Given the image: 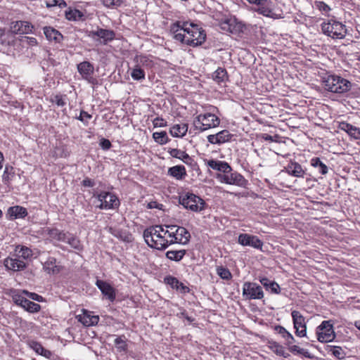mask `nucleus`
Segmentation results:
<instances>
[{
  "instance_id": "nucleus-26",
  "label": "nucleus",
  "mask_w": 360,
  "mask_h": 360,
  "mask_svg": "<svg viewBox=\"0 0 360 360\" xmlns=\"http://www.w3.org/2000/svg\"><path fill=\"white\" fill-rule=\"evenodd\" d=\"M167 174L177 181H181L186 176V170L183 165H176L169 167L167 170Z\"/></svg>"
},
{
  "instance_id": "nucleus-52",
  "label": "nucleus",
  "mask_w": 360,
  "mask_h": 360,
  "mask_svg": "<svg viewBox=\"0 0 360 360\" xmlns=\"http://www.w3.org/2000/svg\"><path fill=\"white\" fill-rule=\"evenodd\" d=\"M22 44H27L30 46H36L38 45V41L35 37H23L20 39Z\"/></svg>"
},
{
  "instance_id": "nucleus-18",
  "label": "nucleus",
  "mask_w": 360,
  "mask_h": 360,
  "mask_svg": "<svg viewBox=\"0 0 360 360\" xmlns=\"http://www.w3.org/2000/svg\"><path fill=\"white\" fill-rule=\"evenodd\" d=\"M78 321L85 326H95L98 323L99 316L93 315L91 311L86 309L82 310V314L77 316Z\"/></svg>"
},
{
  "instance_id": "nucleus-3",
  "label": "nucleus",
  "mask_w": 360,
  "mask_h": 360,
  "mask_svg": "<svg viewBox=\"0 0 360 360\" xmlns=\"http://www.w3.org/2000/svg\"><path fill=\"white\" fill-rule=\"evenodd\" d=\"M324 89L335 94H343L349 91L352 88V83L336 75H328L323 81Z\"/></svg>"
},
{
  "instance_id": "nucleus-20",
  "label": "nucleus",
  "mask_w": 360,
  "mask_h": 360,
  "mask_svg": "<svg viewBox=\"0 0 360 360\" xmlns=\"http://www.w3.org/2000/svg\"><path fill=\"white\" fill-rule=\"evenodd\" d=\"M174 239H169L170 245L179 243L185 245L188 243L191 235L189 232L184 227H177L175 229Z\"/></svg>"
},
{
  "instance_id": "nucleus-53",
  "label": "nucleus",
  "mask_w": 360,
  "mask_h": 360,
  "mask_svg": "<svg viewBox=\"0 0 360 360\" xmlns=\"http://www.w3.org/2000/svg\"><path fill=\"white\" fill-rule=\"evenodd\" d=\"M165 281L167 284L169 285L172 288H178V285L180 281L173 276H167L165 278Z\"/></svg>"
},
{
  "instance_id": "nucleus-42",
  "label": "nucleus",
  "mask_w": 360,
  "mask_h": 360,
  "mask_svg": "<svg viewBox=\"0 0 360 360\" xmlns=\"http://www.w3.org/2000/svg\"><path fill=\"white\" fill-rule=\"evenodd\" d=\"M314 7L319 10L322 15H324L326 16H329L330 12L331 11V8L326 4L324 1H316L314 2Z\"/></svg>"
},
{
  "instance_id": "nucleus-38",
  "label": "nucleus",
  "mask_w": 360,
  "mask_h": 360,
  "mask_svg": "<svg viewBox=\"0 0 360 360\" xmlns=\"http://www.w3.org/2000/svg\"><path fill=\"white\" fill-rule=\"evenodd\" d=\"M185 250H169L166 252V257L170 260L179 262L183 259L184 255H186Z\"/></svg>"
},
{
  "instance_id": "nucleus-49",
  "label": "nucleus",
  "mask_w": 360,
  "mask_h": 360,
  "mask_svg": "<svg viewBox=\"0 0 360 360\" xmlns=\"http://www.w3.org/2000/svg\"><path fill=\"white\" fill-rule=\"evenodd\" d=\"M65 15L68 20H77L81 19L84 15L80 11L75 9L66 11Z\"/></svg>"
},
{
  "instance_id": "nucleus-46",
  "label": "nucleus",
  "mask_w": 360,
  "mask_h": 360,
  "mask_svg": "<svg viewBox=\"0 0 360 360\" xmlns=\"http://www.w3.org/2000/svg\"><path fill=\"white\" fill-rule=\"evenodd\" d=\"M328 352L338 359H342L345 356L344 350L339 346H330L328 348Z\"/></svg>"
},
{
  "instance_id": "nucleus-15",
  "label": "nucleus",
  "mask_w": 360,
  "mask_h": 360,
  "mask_svg": "<svg viewBox=\"0 0 360 360\" xmlns=\"http://www.w3.org/2000/svg\"><path fill=\"white\" fill-rule=\"evenodd\" d=\"M238 242L243 246H250L256 249H262L263 246V242L257 236L248 233H240Z\"/></svg>"
},
{
  "instance_id": "nucleus-16",
  "label": "nucleus",
  "mask_w": 360,
  "mask_h": 360,
  "mask_svg": "<svg viewBox=\"0 0 360 360\" xmlns=\"http://www.w3.org/2000/svg\"><path fill=\"white\" fill-rule=\"evenodd\" d=\"M89 36L94 40L99 41L101 44H105L115 38V33L112 30L98 28L95 31H91Z\"/></svg>"
},
{
  "instance_id": "nucleus-63",
  "label": "nucleus",
  "mask_w": 360,
  "mask_h": 360,
  "mask_svg": "<svg viewBox=\"0 0 360 360\" xmlns=\"http://www.w3.org/2000/svg\"><path fill=\"white\" fill-rule=\"evenodd\" d=\"M162 234L164 236H166L167 238H168V239H174L172 236H174V231H169V229L167 228V229H164V231L162 232Z\"/></svg>"
},
{
  "instance_id": "nucleus-31",
  "label": "nucleus",
  "mask_w": 360,
  "mask_h": 360,
  "mask_svg": "<svg viewBox=\"0 0 360 360\" xmlns=\"http://www.w3.org/2000/svg\"><path fill=\"white\" fill-rule=\"evenodd\" d=\"M259 281L266 290L271 293L278 295L281 292V288L276 282L270 281L266 277L261 278Z\"/></svg>"
},
{
  "instance_id": "nucleus-56",
  "label": "nucleus",
  "mask_w": 360,
  "mask_h": 360,
  "mask_svg": "<svg viewBox=\"0 0 360 360\" xmlns=\"http://www.w3.org/2000/svg\"><path fill=\"white\" fill-rule=\"evenodd\" d=\"M22 294L26 295L30 299L37 301V302H41L43 300V297L41 295H39L37 293H34V292H29L28 291L25 290L22 291Z\"/></svg>"
},
{
  "instance_id": "nucleus-8",
  "label": "nucleus",
  "mask_w": 360,
  "mask_h": 360,
  "mask_svg": "<svg viewBox=\"0 0 360 360\" xmlns=\"http://www.w3.org/2000/svg\"><path fill=\"white\" fill-rule=\"evenodd\" d=\"M317 340L321 342H329L335 338L333 323L330 321H323L316 328Z\"/></svg>"
},
{
  "instance_id": "nucleus-33",
  "label": "nucleus",
  "mask_w": 360,
  "mask_h": 360,
  "mask_svg": "<svg viewBox=\"0 0 360 360\" xmlns=\"http://www.w3.org/2000/svg\"><path fill=\"white\" fill-rule=\"evenodd\" d=\"M8 214L12 219L24 218L27 216V212L25 207L17 205L9 207Z\"/></svg>"
},
{
  "instance_id": "nucleus-30",
  "label": "nucleus",
  "mask_w": 360,
  "mask_h": 360,
  "mask_svg": "<svg viewBox=\"0 0 360 360\" xmlns=\"http://www.w3.org/2000/svg\"><path fill=\"white\" fill-rule=\"evenodd\" d=\"M285 169L289 174L295 177H303L305 173L302 166L295 162H291Z\"/></svg>"
},
{
  "instance_id": "nucleus-13",
  "label": "nucleus",
  "mask_w": 360,
  "mask_h": 360,
  "mask_svg": "<svg viewBox=\"0 0 360 360\" xmlns=\"http://www.w3.org/2000/svg\"><path fill=\"white\" fill-rule=\"evenodd\" d=\"M220 27L224 32L236 34L243 31L245 25L235 17H228L221 20Z\"/></svg>"
},
{
  "instance_id": "nucleus-62",
  "label": "nucleus",
  "mask_w": 360,
  "mask_h": 360,
  "mask_svg": "<svg viewBox=\"0 0 360 360\" xmlns=\"http://www.w3.org/2000/svg\"><path fill=\"white\" fill-rule=\"evenodd\" d=\"M82 185L85 187H93L94 182L91 179L86 178L82 181Z\"/></svg>"
},
{
  "instance_id": "nucleus-11",
  "label": "nucleus",
  "mask_w": 360,
  "mask_h": 360,
  "mask_svg": "<svg viewBox=\"0 0 360 360\" xmlns=\"http://www.w3.org/2000/svg\"><path fill=\"white\" fill-rule=\"evenodd\" d=\"M243 296L246 300H262L264 294L262 288L257 283L245 282L243 285Z\"/></svg>"
},
{
  "instance_id": "nucleus-37",
  "label": "nucleus",
  "mask_w": 360,
  "mask_h": 360,
  "mask_svg": "<svg viewBox=\"0 0 360 360\" xmlns=\"http://www.w3.org/2000/svg\"><path fill=\"white\" fill-rule=\"evenodd\" d=\"M46 231L47 232V235L51 239L61 242H64L65 240L67 235L66 233H63L57 229H47Z\"/></svg>"
},
{
  "instance_id": "nucleus-58",
  "label": "nucleus",
  "mask_w": 360,
  "mask_h": 360,
  "mask_svg": "<svg viewBox=\"0 0 360 360\" xmlns=\"http://www.w3.org/2000/svg\"><path fill=\"white\" fill-rule=\"evenodd\" d=\"M53 102H54L58 106L63 107L65 105V101L62 96L56 95L53 98Z\"/></svg>"
},
{
  "instance_id": "nucleus-59",
  "label": "nucleus",
  "mask_w": 360,
  "mask_h": 360,
  "mask_svg": "<svg viewBox=\"0 0 360 360\" xmlns=\"http://www.w3.org/2000/svg\"><path fill=\"white\" fill-rule=\"evenodd\" d=\"M99 145L103 150H108L111 146V143L108 139H102Z\"/></svg>"
},
{
  "instance_id": "nucleus-5",
  "label": "nucleus",
  "mask_w": 360,
  "mask_h": 360,
  "mask_svg": "<svg viewBox=\"0 0 360 360\" xmlns=\"http://www.w3.org/2000/svg\"><path fill=\"white\" fill-rule=\"evenodd\" d=\"M219 124V118L210 112L200 114L193 120V126L201 132L217 127Z\"/></svg>"
},
{
  "instance_id": "nucleus-32",
  "label": "nucleus",
  "mask_w": 360,
  "mask_h": 360,
  "mask_svg": "<svg viewBox=\"0 0 360 360\" xmlns=\"http://www.w3.org/2000/svg\"><path fill=\"white\" fill-rule=\"evenodd\" d=\"M188 131V124L185 123L174 124L170 129V134L174 137H183Z\"/></svg>"
},
{
  "instance_id": "nucleus-12",
  "label": "nucleus",
  "mask_w": 360,
  "mask_h": 360,
  "mask_svg": "<svg viewBox=\"0 0 360 360\" xmlns=\"http://www.w3.org/2000/svg\"><path fill=\"white\" fill-rule=\"evenodd\" d=\"M23 294L20 293L19 292L14 291L12 295V299L13 302L22 307L24 309L29 312H37L41 309V306L39 304L30 301L26 299L23 295Z\"/></svg>"
},
{
  "instance_id": "nucleus-57",
  "label": "nucleus",
  "mask_w": 360,
  "mask_h": 360,
  "mask_svg": "<svg viewBox=\"0 0 360 360\" xmlns=\"http://www.w3.org/2000/svg\"><path fill=\"white\" fill-rule=\"evenodd\" d=\"M153 124L154 127H163L167 125V122L160 117H156L153 120Z\"/></svg>"
},
{
  "instance_id": "nucleus-41",
  "label": "nucleus",
  "mask_w": 360,
  "mask_h": 360,
  "mask_svg": "<svg viewBox=\"0 0 360 360\" xmlns=\"http://www.w3.org/2000/svg\"><path fill=\"white\" fill-rule=\"evenodd\" d=\"M64 243L69 244L72 248L77 250H81L82 249V245L79 240L70 233H67Z\"/></svg>"
},
{
  "instance_id": "nucleus-55",
  "label": "nucleus",
  "mask_w": 360,
  "mask_h": 360,
  "mask_svg": "<svg viewBox=\"0 0 360 360\" xmlns=\"http://www.w3.org/2000/svg\"><path fill=\"white\" fill-rule=\"evenodd\" d=\"M103 4L107 8H113L120 5L121 0H103Z\"/></svg>"
},
{
  "instance_id": "nucleus-28",
  "label": "nucleus",
  "mask_w": 360,
  "mask_h": 360,
  "mask_svg": "<svg viewBox=\"0 0 360 360\" xmlns=\"http://www.w3.org/2000/svg\"><path fill=\"white\" fill-rule=\"evenodd\" d=\"M169 153L172 157L182 160L185 164L188 165H192L193 160L185 151L177 148H172Z\"/></svg>"
},
{
  "instance_id": "nucleus-45",
  "label": "nucleus",
  "mask_w": 360,
  "mask_h": 360,
  "mask_svg": "<svg viewBox=\"0 0 360 360\" xmlns=\"http://www.w3.org/2000/svg\"><path fill=\"white\" fill-rule=\"evenodd\" d=\"M287 346L288 347L289 350L293 354H302L305 357L310 356L309 352L305 349L301 348L299 346L293 344L287 345Z\"/></svg>"
},
{
  "instance_id": "nucleus-7",
  "label": "nucleus",
  "mask_w": 360,
  "mask_h": 360,
  "mask_svg": "<svg viewBox=\"0 0 360 360\" xmlns=\"http://www.w3.org/2000/svg\"><path fill=\"white\" fill-rule=\"evenodd\" d=\"M179 202L185 208L193 212L202 211L204 210L205 205V201L201 198L191 193H187L181 197Z\"/></svg>"
},
{
  "instance_id": "nucleus-34",
  "label": "nucleus",
  "mask_w": 360,
  "mask_h": 360,
  "mask_svg": "<svg viewBox=\"0 0 360 360\" xmlns=\"http://www.w3.org/2000/svg\"><path fill=\"white\" fill-rule=\"evenodd\" d=\"M275 330L285 340L286 345L294 344L295 342V340L292 335L284 327L281 326H277L275 327Z\"/></svg>"
},
{
  "instance_id": "nucleus-14",
  "label": "nucleus",
  "mask_w": 360,
  "mask_h": 360,
  "mask_svg": "<svg viewBox=\"0 0 360 360\" xmlns=\"http://www.w3.org/2000/svg\"><path fill=\"white\" fill-rule=\"evenodd\" d=\"M291 316L292 319L293 326L295 329V335L300 338L306 337L307 323L305 318L299 311L297 310L292 311Z\"/></svg>"
},
{
  "instance_id": "nucleus-22",
  "label": "nucleus",
  "mask_w": 360,
  "mask_h": 360,
  "mask_svg": "<svg viewBox=\"0 0 360 360\" xmlns=\"http://www.w3.org/2000/svg\"><path fill=\"white\" fill-rule=\"evenodd\" d=\"M77 70L82 75V78L91 82L92 75L94 73V68L92 64L88 61H84L77 65Z\"/></svg>"
},
{
  "instance_id": "nucleus-2",
  "label": "nucleus",
  "mask_w": 360,
  "mask_h": 360,
  "mask_svg": "<svg viewBox=\"0 0 360 360\" xmlns=\"http://www.w3.org/2000/svg\"><path fill=\"white\" fill-rule=\"evenodd\" d=\"M164 227L160 225L152 226L143 232V237L148 246L157 250L166 249L170 245L169 239L162 234Z\"/></svg>"
},
{
  "instance_id": "nucleus-43",
  "label": "nucleus",
  "mask_w": 360,
  "mask_h": 360,
  "mask_svg": "<svg viewBox=\"0 0 360 360\" xmlns=\"http://www.w3.org/2000/svg\"><path fill=\"white\" fill-rule=\"evenodd\" d=\"M269 349L278 356L286 357V352L284 347L276 342H269Z\"/></svg>"
},
{
  "instance_id": "nucleus-61",
  "label": "nucleus",
  "mask_w": 360,
  "mask_h": 360,
  "mask_svg": "<svg viewBox=\"0 0 360 360\" xmlns=\"http://www.w3.org/2000/svg\"><path fill=\"white\" fill-rule=\"evenodd\" d=\"M176 290H179L181 293H186L189 292L188 287L184 285L182 283H179L178 285V288L176 289Z\"/></svg>"
},
{
  "instance_id": "nucleus-21",
  "label": "nucleus",
  "mask_w": 360,
  "mask_h": 360,
  "mask_svg": "<svg viewBox=\"0 0 360 360\" xmlns=\"http://www.w3.org/2000/svg\"><path fill=\"white\" fill-rule=\"evenodd\" d=\"M5 267L13 271H19L25 269L26 264L23 260L20 259L18 257H7L4 261Z\"/></svg>"
},
{
  "instance_id": "nucleus-17",
  "label": "nucleus",
  "mask_w": 360,
  "mask_h": 360,
  "mask_svg": "<svg viewBox=\"0 0 360 360\" xmlns=\"http://www.w3.org/2000/svg\"><path fill=\"white\" fill-rule=\"evenodd\" d=\"M233 134L228 130H222L215 134L207 136V139L211 144L221 145L227 143L231 140Z\"/></svg>"
},
{
  "instance_id": "nucleus-19",
  "label": "nucleus",
  "mask_w": 360,
  "mask_h": 360,
  "mask_svg": "<svg viewBox=\"0 0 360 360\" xmlns=\"http://www.w3.org/2000/svg\"><path fill=\"white\" fill-rule=\"evenodd\" d=\"M33 26L27 21H16L11 23V31L15 34H29L32 32Z\"/></svg>"
},
{
  "instance_id": "nucleus-47",
  "label": "nucleus",
  "mask_w": 360,
  "mask_h": 360,
  "mask_svg": "<svg viewBox=\"0 0 360 360\" xmlns=\"http://www.w3.org/2000/svg\"><path fill=\"white\" fill-rule=\"evenodd\" d=\"M145 72L139 66H136L132 69L131 76L134 80H142L145 79Z\"/></svg>"
},
{
  "instance_id": "nucleus-6",
  "label": "nucleus",
  "mask_w": 360,
  "mask_h": 360,
  "mask_svg": "<svg viewBox=\"0 0 360 360\" xmlns=\"http://www.w3.org/2000/svg\"><path fill=\"white\" fill-rule=\"evenodd\" d=\"M250 4L257 6L255 11L263 16L272 19L281 18L275 11V5L271 0H246Z\"/></svg>"
},
{
  "instance_id": "nucleus-4",
  "label": "nucleus",
  "mask_w": 360,
  "mask_h": 360,
  "mask_svg": "<svg viewBox=\"0 0 360 360\" xmlns=\"http://www.w3.org/2000/svg\"><path fill=\"white\" fill-rule=\"evenodd\" d=\"M322 32L333 39H343L347 34L345 25L335 19H330L321 24Z\"/></svg>"
},
{
  "instance_id": "nucleus-51",
  "label": "nucleus",
  "mask_w": 360,
  "mask_h": 360,
  "mask_svg": "<svg viewBox=\"0 0 360 360\" xmlns=\"http://www.w3.org/2000/svg\"><path fill=\"white\" fill-rule=\"evenodd\" d=\"M217 271L221 278L225 280H229L231 278V274L228 269L220 266L217 268Z\"/></svg>"
},
{
  "instance_id": "nucleus-48",
  "label": "nucleus",
  "mask_w": 360,
  "mask_h": 360,
  "mask_svg": "<svg viewBox=\"0 0 360 360\" xmlns=\"http://www.w3.org/2000/svg\"><path fill=\"white\" fill-rule=\"evenodd\" d=\"M153 137L155 141L160 144H165L168 141V137L165 131L154 132Z\"/></svg>"
},
{
  "instance_id": "nucleus-23",
  "label": "nucleus",
  "mask_w": 360,
  "mask_h": 360,
  "mask_svg": "<svg viewBox=\"0 0 360 360\" xmlns=\"http://www.w3.org/2000/svg\"><path fill=\"white\" fill-rule=\"evenodd\" d=\"M96 285L101 291L102 294L105 295L110 301L113 302L115 299V292L114 288L105 281L101 280L96 281Z\"/></svg>"
},
{
  "instance_id": "nucleus-10",
  "label": "nucleus",
  "mask_w": 360,
  "mask_h": 360,
  "mask_svg": "<svg viewBox=\"0 0 360 360\" xmlns=\"http://www.w3.org/2000/svg\"><path fill=\"white\" fill-rule=\"evenodd\" d=\"M100 204L97 207L101 210L115 209L120 205L117 197L112 193L103 191L97 195Z\"/></svg>"
},
{
  "instance_id": "nucleus-1",
  "label": "nucleus",
  "mask_w": 360,
  "mask_h": 360,
  "mask_svg": "<svg viewBox=\"0 0 360 360\" xmlns=\"http://www.w3.org/2000/svg\"><path fill=\"white\" fill-rule=\"evenodd\" d=\"M170 32L175 40L192 46L201 45L206 38L205 31L201 27L186 21H176L172 24Z\"/></svg>"
},
{
  "instance_id": "nucleus-9",
  "label": "nucleus",
  "mask_w": 360,
  "mask_h": 360,
  "mask_svg": "<svg viewBox=\"0 0 360 360\" xmlns=\"http://www.w3.org/2000/svg\"><path fill=\"white\" fill-rule=\"evenodd\" d=\"M216 178L221 183L235 185L240 187H245L248 183V181L243 176L236 172H233L232 169L231 172L218 174Z\"/></svg>"
},
{
  "instance_id": "nucleus-40",
  "label": "nucleus",
  "mask_w": 360,
  "mask_h": 360,
  "mask_svg": "<svg viewBox=\"0 0 360 360\" xmlns=\"http://www.w3.org/2000/svg\"><path fill=\"white\" fill-rule=\"evenodd\" d=\"M213 79L217 83L225 82L227 78V72L224 68H218L212 75Z\"/></svg>"
},
{
  "instance_id": "nucleus-64",
  "label": "nucleus",
  "mask_w": 360,
  "mask_h": 360,
  "mask_svg": "<svg viewBox=\"0 0 360 360\" xmlns=\"http://www.w3.org/2000/svg\"><path fill=\"white\" fill-rule=\"evenodd\" d=\"M58 0H46L47 7H51L58 4Z\"/></svg>"
},
{
  "instance_id": "nucleus-50",
  "label": "nucleus",
  "mask_w": 360,
  "mask_h": 360,
  "mask_svg": "<svg viewBox=\"0 0 360 360\" xmlns=\"http://www.w3.org/2000/svg\"><path fill=\"white\" fill-rule=\"evenodd\" d=\"M28 346L33 349L37 354L41 355L43 352V346L38 342L34 340H30L27 342Z\"/></svg>"
},
{
  "instance_id": "nucleus-27",
  "label": "nucleus",
  "mask_w": 360,
  "mask_h": 360,
  "mask_svg": "<svg viewBox=\"0 0 360 360\" xmlns=\"http://www.w3.org/2000/svg\"><path fill=\"white\" fill-rule=\"evenodd\" d=\"M339 128L347 132L354 139H360V129L349 123L342 122L340 123Z\"/></svg>"
},
{
  "instance_id": "nucleus-35",
  "label": "nucleus",
  "mask_w": 360,
  "mask_h": 360,
  "mask_svg": "<svg viewBox=\"0 0 360 360\" xmlns=\"http://www.w3.org/2000/svg\"><path fill=\"white\" fill-rule=\"evenodd\" d=\"M44 269L48 274H57L59 272V266L56 264V259L50 257L45 262Z\"/></svg>"
},
{
  "instance_id": "nucleus-54",
  "label": "nucleus",
  "mask_w": 360,
  "mask_h": 360,
  "mask_svg": "<svg viewBox=\"0 0 360 360\" xmlns=\"http://www.w3.org/2000/svg\"><path fill=\"white\" fill-rule=\"evenodd\" d=\"M41 356H43L45 358L49 359L50 360H59V357L56 354H53L52 352L45 348H44L43 352L41 354Z\"/></svg>"
},
{
  "instance_id": "nucleus-29",
  "label": "nucleus",
  "mask_w": 360,
  "mask_h": 360,
  "mask_svg": "<svg viewBox=\"0 0 360 360\" xmlns=\"http://www.w3.org/2000/svg\"><path fill=\"white\" fill-rule=\"evenodd\" d=\"M114 345L118 353L126 354L128 351L127 339L124 335H114Z\"/></svg>"
},
{
  "instance_id": "nucleus-60",
  "label": "nucleus",
  "mask_w": 360,
  "mask_h": 360,
  "mask_svg": "<svg viewBox=\"0 0 360 360\" xmlns=\"http://www.w3.org/2000/svg\"><path fill=\"white\" fill-rule=\"evenodd\" d=\"M91 118V115L89 114L87 112L81 111L80 115L79 117V120L82 122H86Z\"/></svg>"
},
{
  "instance_id": "nucleus-24",
  "label": "nucleus",
  "mask_w": 360,
  "mask_h": 360,
  "mask_svg": "<svg viewBox=\"0 0 360 360\" xmlns=\"http://www.w3.org/2000/svg\"><path fill=\"white\" fill-rule=\"evenodd\" d=\"M206 164L210 168L220 172V174L231 172V166L224 161L212 159L207 160Z\"/></svg>"
},
{
  "instance_id": "nucleus-39",
  "label": "nucleus",
  "mask_w": 360,
  "mask_h": 360,
  "mask_svg": "<svg viewBox=\"0 0 360 360\" xmlns=\"http://www.w3.org/2000/svg\"><path fill=\"white\" fill-rule=\"evenodd\" d=\"M310 164L312 167L318 168L319 172L325 175L328 173V167L320 160L319 158H314L311 160Z\"/></svg>"
},
{
  "instance_id": "nucleus-25",
  "label": "nucleus",
  "mask_w": 360,
  "mask_h": 360,
  "mask_svg": "<svg viewBox=\"0 0 360 360\" xmlns=\"http://www.w3.org/2000/svg\"><path fill=\"white\" fill-rule=\"evenodd\" d=\"M43 30L46 39L49 41L60 43L62 41L63 38V35L58 30H56L55 28L50 26H46L44 27Z\"/></svg>"
},
{
  "instance_id": "nucleus-36",
  "label": "nucleus",
  "mask_w": 360,
  "mask_h": 360,
  "mask_svg": "<svg viewBox=\"0 0 360 360\" xmlns=\"http://www.w3.org/2000/svg\"><path fill=\"white\" fill-rule=\"evenodd\" d=\"M15 255L19 259L22 257L26 259L32 255V251L29 248L22 245H18L15 248Z\"/></svg>"
},
{
  "instance_id": "nucleus-44",
  "label": "nucleus",
  "mask_w": 360,
  "mask_h": 360,
  "mask_svg": "<svg viewBox=\"0 0 360 360\" xmlns=\"http://www.w3.org/2000/svg\"><path fill=\"white\" fill-rule=\"evenodd\" d=\"M14 174L15 172L13 167L8 165H6L2 175L3 182L6 184H8Z\"/></svg>"
}]
</instances>
